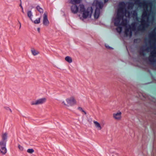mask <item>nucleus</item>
I'll use <instances>...</instances> for the list:
<instances>
[{
  "label": "nucleus",
  "instance_id": "393cba45",
  "mask_svg": "<svg viewBox=\"0 0 156 156\" xmlns=\"http://www.w3.org/2000/svg\"><path fill=\"white\" fill-rule=\"evenodd\" d=\"M62 103L63 104L65 105H66V104L65 101H63L62 102Z\"/></svg>",
  "mask_w": 156,
  "mask_h": 156
},
{
  "label": "nucleus",
  "instance_id": "c756f323",
  "mask_svg": "<svg viewBox=\"0 0 156 156\" xmlns=\"http://www.w3.org/2000/svg\"><path fill=\"white\" fill-rule=\"evenodd\" d=\"M136 41V39H134V42H135Z\"/></svg>",
  "mask_w": 156,
  "mask_h": 156
},
{
  "label": "nucleus",
  "instance_id": "4468645a",
  "mask_svg": "<svg viewBox=\"0 0 156 156\" xmlns=\"http://www.w3.org/2000/svg\"><path fill=\"white\" fill-rule=\"evenodd\" d=\"M31 51L32 54L34 56L37 55L39 53V52L38 51L36 50L34 48L32 49Z\"/></svg>",
  "mask_w": 156,
  "mask_h": 156
},
{
  "label": "nucleus",
  "instance_id": "cd10ccee",
  "mask_svg": "<svg viewBox=\"0 0 156 156\" xmlns=\"http://www.w3.org/2000/svg\"><path fill=\"white\" fill-rule=\"evenodd\" d=\"M104 0V2H106L108 1V0Z\"/></svg>",
  "mask_w": 156,
  "mask_h": 156
},
{
  "label": "nucleus",
  "instance_id": "423d86ee",
  "mask_svg": "<svg viewBox=\"0 0 156 156\" xmlns=\"http://www.w3.org/2000/svg\"><path fill=\"white\" fill-rule=\"evenodd\" d=\"M95 2L96 9L94 14V16L95 18L98 19L99 16L100 10L103 7V4L102 2H99L98 1L94 2V3Z\"/></svg>",
  "mask_w": 156,
  "mask_h": 156
},
{
  "label": "nucleus",
  "instance_id": "f3484780",
  "mask_svg": "<svg viewBox=\"0 0 156 156\" xmlns=\"http://www.w3.org/2000/svg\"><path fill=\"white\" fill-rule=\"evenodd\" d=\"M36 9L41 13H43V9L40 6L37 5L36 7Z\"/></svg>",
  "mask_w": 156,
  "mask_h": 156
},
{
  "label": "nucleus",
  "instance_id": "2eb2a0df",
  "mask_svg": "<svg viewBox=\"0 0 156 156\" xmlns=\"http://www.w3.org/2000/svg\"><path fill=\"white\" fill-rule=\"evenodd\" d=\"M28 16L30 18V19L32 21V17L33 16L32 13L30 11H28L27 12Z\"/></svg>",
  "mask_w": 156,
  "mask_h": 156
},
{
  "label": "nucleus",
  "instance_id": "4be33fe9",
  "mask_svg": "<svg viewBox=\"0 0 156 156\" xmlns=\"http://www.w3.org/2000/svg\"><path fill=\"white\" fill-rule=\"evenodd\" d=\"M20 6L21 7V9H22V12L23 13H24V11H23V7H22V5H21V0H20Z\"/></svg>",
  "mask_w": 156,
  "mask_h": 156
},
{
  "label": "nucleus",
  "instance_id": "a211bd4d",
  "mask_svg": "<svg viewBox=\"0 0 156 156\" xmlns=\"http://www.w3.org/2000/svg\"><path fill=\"white\" fill-rule=\"evenodd\" d=\"M40 18H38L34 21V23L35 24H38L40 23Z\"/></svg>",
  "mask_w": 156,
  "mask_h": 156
},
{
  "label": "nucleus",
  "instance_id": "f8f14e48",
  "mask_svg": "<svg viewBox=\"0 0 156 156\" xmlns=\"http://www.w3.org/2000/svg\"><path fill=\"white\" fill-rule=\"evenodd\" d=\"M81 0H69V3L73 4H79Z\"/></svg>",
  "mask_w": 156,
  "mask_h": 156
},
{
  "label": "nucleus",
  "instance_id": "2f4dec72",
  "mask_svg": "<svg viewBox=\"0 0 156 156\" xmlns=\"http://www.w3.org/2000/svg\"><path fill=\"white\" fill-rule=\"evenodd\" d=\"M137 21H138V19H137Z\"/></svg>",
  "mask_w": 156,
  "mask_h": 156
},
{
  "label": "nucleus",
  "instance_id": "9d476101",
  "mask_svg": "<svg viewBox=\"0 0 156 156\" xmlns=\"http://www.w3.org/2000/svg\"><path fill=\"white\" fill-rule=\"evenodd\" d=\"M122 112L120 111H118L113 114V118L115 120L119 121L122 119Z\"/></svg>",
  "mask_w": 156,
  "mask_h": 156
},
{
  "label": "nucleus",
  "instance_id": "7c9ffc66",
  "mask_svg": "<svg viewBox=\"0 0 156 156\" xmlns=\"http://www.w3.org/2000/svg\"><path fill=\"white\" fill-rule=\"evenodd\" d=\"M136 1H135V3H136Z\"/></svg>",
  "mask_w": 156,
  "mask_h": 156
},
{
  "label": "nucleus",
  "instance_id": "dca6fc26",
  "mask_svg": "<svg viewBox=\"0 0 156 156\" xmlns=\"http://www.w3.org/2000/svg\"><path fill=\"white\" fill-rule=\"evenodd\" d=\"M65 60L68 62L70 63L72 62V60L71 57L67 56L65 58Z\"/></svg>",
  "mask_w": 156,
  "mask_h": 156
},
{
  "label": "nucleus",
  "instance_id": "6e6552de",
  "mask_svg": "<svg viewBox=\"0 0 156 156\" xmlns=\"http://www.w3.org/2000/svg\"><path fill=\"white\" fill-rule=\"evenodd\" d=\"M68 104L70 106H73L76 104V101L73 97H71L70 98H67L66 100Z\"/></svg>",
  "mask_w": 156,
  "mask_h": 156
},
{
  "label": "nucleus",
  "instance_id": "20e7f679",
  "mask_svg": "<svg viewBox=\"0 0 156 156\" xmlns=\"http://www.w3.org/2000/svg\"><path fill=\"white\" fill-rule=\"evenodd\" d=\"M71 7V9L72 12L74 13H76L78 12L82 13V17L84 19L88 17L90 18L93 12L92 7L88 8L87 9H85L84 5L83 4L79 5V9L78 7L75 5L73 4Z\"/></svg>",
  "mask_w": 156,
  "mask_h": 156
},
{
  "label": "nucleus",
  "instance_id": "6ab92c4d",
  "mask_svg": "<svg viewBox=\"0 0 156 156\" xmlns=\"http://www.w3.org/2000/svg\"><path fill=\"white\" fill-rule=\"evenodd\" d=\"M78 109L79 111H81L82 112H84V114L85 115L86 114H87L86 112L83 109V108H81L80 107H79L78 108Z\"/></svg>",
  "mask_w": 156,
  "mask_h": 156
},
{
  "label": "nucleus",
  "instance_id": "aec40b11",
  "mask_svg": "<svg viewBox=\"0 0 156 156\" xmlns=\"http://www.w3.org/2000/svg\"><path fill=\"white\" fill-rule=\"evenodd\" d=\"M27 151L29 153H32L34 151L32 149H29L27 150Z\"/></svg>",
  "mask_w": 156,
  "mask_h": 156
},
{
  "label": "nucleus",
  "instance_id": "ddd939ff",
  "mask_svg": "<svg viewBox=\"0 0 156 156\" xmlns=\"http://www.w3.org/2000/svg\"><path fill=\"white\" fill-rule=\"evenodd\" d=\"M94 123L95 127L97 128L98 130H101L102 128L99 122L96 121H94Z\"/></svg>",
  "mask_w": 156,
  "mask_h": 156
},
{
  "label": "nucleus",
  "instance_id": "5701e85b",
  "mask_svg": "<svg viewBox=\"0 0 156 156\" xmlns=\"http://www.w3.org/2000/svg\"><path fill=\"white\" fill-rule=\"evenodd\" d=\"M5 108L6 110H9L10 112H11L12 111L11 109L8 107H5Z\"/></svg>",
  "mask_w": 156,
  "mask_h": 156
},
{
  "label": "nucleus",
  "instance_id": "b1692460",
  "mask_svg": "<svg viewBox=\"0 0 156 156\" xmlns=\"http://www.w3.org/2000/svg\"><path fill=\"white\" fill-rule=\"evenodd\" d=\"M105 46L108 48H109V49H112V48L111 47L109 46H107V45H105Z\"/></svg>",
  "mask_w": 156,
  "mask_h": 156
},
{
  "label": "nucleus",
  "instance_id": "39448f33",
  "mask_svg": "<svg viewBox=\"0 0 156 156\" xmlns=\"http://www.w3.org/2000/svg\"><path fill=\"white\" fill-rule=\"evenodd\" d=\"M8 133L6 132L2 133V140L0 141V152L3 154L7 152L6 148L7 141Z\"/></svg>",
  "mask_w": 156,
  "mask_h": 156
},
{
  "label": "nucleus",
  "instance_id": "a878e982",
  "mask_svg": "<svg viewBox=\"0 0 156 156\" xmlns=\"http://www.w3.org/2000/svg\"><path fill=\"white\" fill-rule=\"evenodd\" d=\"M134 15H135V14H136V10H135L134 11Z\"/></svg>",
  "mask_w": 156,
  "mask_h": 156
},
{
  "label": "nucleus",
  "instance_id": "f257e3e1",
  "mask_svg": "<svg viewBox=\"0 0 156 156\" xmlns=\"http://www.w3.org/2000/svg\"><path fill=\"white\" fill-rule=\"evenodd\" d=\"M144 8L141 24L138 27V29L144 30L147 27L150 23H152L154 20V15L151 11V6L146 2H143L141 4Z\"/></svg>",
  "mask_w": 156,
  "mask_h": 156
},
{
  "label": "nucleus",
  "instance_id": "c85d7f7f",
  "mask_svg": "<svg viewBox=\"0 0 156 156\" xmlns=\"http://www.w3.org/2000/svg\"><path fill=\"white\" fill-rule=\"evenodd\" d=\"M137 5L138 4V0H137Z\"/></svg>",
  "mask_w": 156,
  "mask_h": 156
},
{
  "label": "nucleus",
  "instance_id": "7ed1b4c3",
  "mask_svg": "<svg viewBox=\"0 0 156 156\" xmlns=\"http://www.w3.org/2000/svg\"><path fill=\"white\" fill-rule=\"evenodd\" d=\"M123 18L121 19L119 24L118 25H115V22L117 17L115 20L114 25L115 26L118 27L116 28L117 31L120 33L121 32L122 28L121 26H125L126 28L125 34L126 36H129L130 37L132 35V32L135 31L136 34V22L132 23L130 25H127V20L126 19H123Z\"/></svg>",
  "mask_w": 156,
  "mask_h": 156
},
{
  "label": "nucleus",
  "instance_id": "bb28decb",
  "mask_svg": "<svg viewBox=\"0 0 156 156\" xmlns=\"http://www.w3.org/2000/svg\"><path fill=\"white\" fill-rule=\"evenodd\" d=\"M37 30H38V31L39 32L40 30V28H37Z\"/></svg>",
  "mask_w": 156,
  "mask_h": 156
},
{
  "label": "nucleus",
  "instance_id": "1a4fd4ad",
  "mask_svg": "<svg viewBox=\"0 0 156 156\" xmlns=\"http://www.w3.org/2000/svg\"><path fill=\"white\" fill-rule=\"evenodd\" d=\"M46 101V98H43L39 99L35 101H32L31 102V105H33L42 104L45 103Z\"/></svg>",
  "mask_w": 156,
  "mask_h": 156
},
{
  "label": "nucleus",
  "instance_id": "9b49d317",
  "mask_svg": "<svg viewBox=\"0 0 156 156\" xmlns=\"http://www.w3.org/2000/svg\"><path fill=\"white\" fill-rule=\"evenodd\" d=\"M43 24L45 26H48L49 23V22L48 19L47 13L45 12L43 17Z\"/></svg>",
  "mask_w": 156,
  "mask_h": 156
},
{
  "label": "nucleus",
  "instance_id": "f03ea898",
  "mask_svg": "<svg viewBox=\"0 0 156 156\" xmlns=\"http://www.w3.org/2000/svg\"><path fill=\"white\" fill-rule=\"evenodd\" d=\"M133 6V4L131 2L125 3L122 2L119 3L117 14V19L115 22V25H118L119 24L121 19L124 16L129 18L130 17L131 13L129 10L132 9Z\"/></svg>",
  "mask_w": 156,
  "mask_h": 156
},
{
  "label": "nucleus",
  "instance_id": "0eeeda50",
  "mask_svg": "<svg viewBox=\"0 0 156 156\" xmlns=\"http://www.w3.org/2000/svg\"><path fill=\"white\" fill-rule=\"evenodd\" d=\"M127 49L128 52L130 56L131 57V60L132 61L134 62V63H132L133 65H135L136 61V51L132 50L130 52H129V49L127 48Z\"/></svg>",
  "mask_w": 156,
  "mask_h": 156
},
{
  "label": "nucleus",
  "instance_id": "412c9836",
  "mask_svg": "<svg viewBox=\"0 0 156 156\" xmlns=\"http://www.w3.org/2000/svg\"><path fill=\"white\" fill-rule=\"evenodd\" d=\"M18 147L19 150L21 151H23V147L19 144L18 145Z\"/></svg>",
  "mask_w": 156,
  "mask_h": 156
}]
</instances>
